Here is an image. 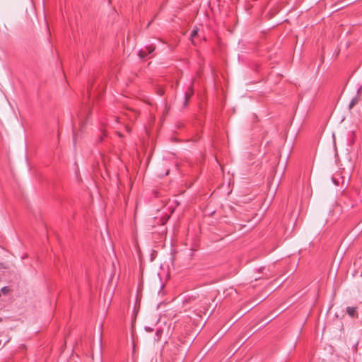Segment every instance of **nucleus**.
I'll list each match as a JSON object with an SVG mask.
<instances>
[{
    "mask_svg": "<svg viewBox=\"0 0 362 362\" xmlns=\"http://www.w3.org/2000/svg\"><path fill=\"white\" fill-rule=\"evenodd\" d=\"M156 49V47L153 45H151L149 46L146 47V50H140L139 52V56L141 59H144L146 56L149 54H151Z\"/></svg>",
    "mask_w": 362,
    "mask_h": 362,
    "instance_id": "obj_1",
    "label": "nucleus"
},
{
    "mask_svg": "<svg viewBox=\"0 0 362 362\" xmlns=\"http://www.w3.org/2000/svg\"><path fill=\"white\" fill-rule=\"evenodd\" d=\"M356 309V307H347L346 313L351 317L358 318V314Z\"/></svg>",
    "mask_w": 362,
    "mask_h": 362,
    "instance_id": "obj_2",
    "label": "nucleus"
},
{
    "mask_svg": "<svg viewBox=\"0 0 362 362\" xmlns=\"http://www.w3.org/2000/svg\"><path fill=\"white\" fill-rule=\"evenodd\" d=\"M192 95H193V91H192V88H190L189 92H186L185 93V103H184V106L185 107L187 106V105L188 103V101H189V100L190 99V98L192 97Z\"/></svg>",
    "mask_w": 362,
    "mask_h": 362,
    "instance_id": "obj_3",
    "label": "nucleus"
},
{
    "mask_svg": "<svg viewBox=\"0 0 362 362\" xmlns=\"http://www.w3.org/2000/svg\"><path fill=\"white\" fill-rule=\"evenodd\" d=\"M358 101L359 98L358 96L353 98L349 105V109L351 110L358 103Z\"/></svg>",
    "mask_w": 362,
    "mask_h": 362,
    "instance_id": "obj_4",
    "label": "nucleus"
},
{
    "mask_svg": "<svg viewBox=\"0 0 362 362\" xmlns=\"http://www.w3.org/2000/svg\"><path fill=\"white\" fill-rule=\"evenodd\" d=\"M163 333V330L161 329H158L156 332V337L155 341H158L160 339L161 334Z\"/></svg>",
    "mask_w": 362,
    "mask_h": 362,
    "instance_id": "obj_5",
    "label": "nucleus"
},
{
    "mask_svg": "<svg viewBox=\"0 0 362 362\" xmlns=\"http://www.w3.org/2000/svg\"><path fill=\"white\" fill-rule=\"evenodd\" d=\"M197 33H198L197 28L193 30L191 33L190 38H191L192 43H194V37L197 35Z\"/></svg>",
    "mask_w": 362,
    "mask_h": 362,
    "instance_id": "obj_6",
    "label": "nucleus"
},
{
    "mask_svg": "<svg viewBox=\"0 0 362 362\" xmlns=\"http://www.w3.org/2000/svg\"><path fill=\"white\" fill-rule=\"evenodd\" d=\"M9 291L10 289L8 286H4L0 290L1 294L3 293L4 295L7 294L9 292Z\"/></svg>",
    "mask_w": 362,
    "mask_h": 362,
    "instance_id": "obj_7",
    "label": "nucleus"
},
{
    "mask_svg": "<svg viewBox=\"0 0 362 362\" xmlns=\"http://www.w3.org/2000/svg\"><path fill=\"white\" fill-rule=\"evenodd\" d=\"M145 329L148 332H152L153 329L149 327H145Z\"/></svg>",
    "mask_w": 362,
    "mask_h": 362,
    "instance_id": "obj_8",
    "label": "nucleus"
},
{
    "mask_svg": "<svg viewBox=\"0 0 362 362\" xmlns=\"http://www.w3.org/2000/svg\"><path fill=\"white\" fill-rule=\"evenodd\" d=\"M154 21V18H153L146 25V28H148L150 26V25L153 23V21Z\"/></svg>",
    "mask_w": 362,
    "mask_h": 362,
    "instance_id": "obj_9",
    "label": "nucleus"
},
{
    "mask_svg": "<svg viewBox=\"0 0 362 362\" xmlns=\"http://www.w3.org/2000/svg\"><path fill=\"white\" fill-rule=\"evenodd\" d=\"M103 139V136L100 135V137H99V141H102Z\"/></svg>",
    "mask_w": 362,
    "mask_h": 362,
    "instance_id": "obj_10",
    "label": "nucleus"
},
{
    "mask_svg": "<svg viewBox=\"0 0 362 362\" xmlns=\"http://www.w3.org/2000/svg\"><path fill=\"white\" fill-rule=\"evenodd\" d=\"M158 94H159L160 95H162L163 94V90H159V91H158Z\"/></svg>",
    "mask_w": 362,
    "mask_h": 362,
    "instance_id": "obj_11",
    "label": "nucleus"
},
{
    "mask_svg": "<svg viewBox=\"0 0 362 362\" xmlns=\"http://www.w3.org/2000/svg\"><path fill=\"white\" fill-rule=\"evenodd\" d=\"M264 269V267H261L259 269V272H261L263 269Z\"/></svg>",
    "mask_w": 362,
    "mask_h": 362,
    "instance_id": "obj_12",
    "label": "nucleus"
},
{
    "mask_svg": "<svg viewBox=\"0 0 362 362\" xmlns=\"http://www.w3.org/2000/svg\"><path fill=\"white\" fill-rule=\"evenodd\" d=\"M117 134H118L119 136H120V137H122V134H120L119 132H118Z\"/></svg>",
    "mask_w": 362,
    "mask_h": 362,
    "instance_id": "obj_13",
    "label": "nucleus"
},
{
    "mask_svg": "<svg viewBox=\"0 0 362 362\" xmlns=\"http://www.w3.org/2000/svg\"><path fill=\"white\" fill-rule=\"evenodd\" d=\"M2 267V264H0V269ZM3 268H6L5 267H3Z\"/></svg>",
    "mask_w": 362,
    "mask_h": 362,
    "instance_id": "obj_14",
    "label": "nucleus"
},
{
    "mask_svg": "<svg viewBox=\"0 0 362 362\" xmlns=\"http://www.w3.org/2000/svg\"><path fill=\"white\" fill-rule=\"evenodd\" d=\"M127 132H130V130H129V129L128 127H127Z\"/></svg>",
    "mask_w": 362,
    "mask_h": 362,
    "instance_id": "obj_15",
    "label": "nucleus"
},
{
    "mask_svg": "<svg viewBox=\"0 0 362 362\" xmlns=\"http://www.w3.org/2000/svg\"><path fill=\"white\" fill-rule=\"evenodd\" d=\"M2 320H3L2 318L0 317V322H1Z\"/></svg>",
    "mask_w": 362,
    "mask_h": 362,
    "instance_id": "obj_16",
    "label": "nucleus"
}]
</instances>
